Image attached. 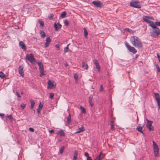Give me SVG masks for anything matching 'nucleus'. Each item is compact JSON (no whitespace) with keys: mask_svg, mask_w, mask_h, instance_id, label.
I'll return each instance as SVG.
<instances>
[{"mask_svg":"<svg viewBox=\"0 0 160 160\" xmlns=\"http://www.w3.org/2000/svg\"><path fill=\"white\" fill-rule=\"evenodd\" d=\"M41 110H40V108H38L37 110V112L38 113H39L40 112Z\"/></svg>","mask_w":160,"mask_h":160,"instance_id":"54","label":"nucleus"},{"mask_svg":"<svg viewBox=\"0 0 160 160\" xmlns=\"http://www.w3.org/2000/svg\"><path fill=\"white\" fill-rule=\"evenodd\" d=\"M156 26H160V22H155Z\"/></svg>","mask_w":160,"mask_h":160,"instance_id":"44","label":"nucleus"},{"mask_svg":"<svg viewBox=\"0 0 160 160\" xmlns=\"http://www.w3.org/2000/svg\"><path fill=\"white\" fill-rule=\"evenodd\" d=\"M148 23L149 24V25L152 28L156 26L155 22L154 23L153 22L151 21L149 22Z\"/></svg>","mask_w":160,"mask_h":160,"instance_id":"23","label":"nucleus"},{"mask_svg":"<svg viewBox=\"0 0 160 160\" xmlns=\"http://www.w3.org/2000/svg\"><path fill=\"white\" fill-rule=\"evenodd\" d=\"M26 104H22L20 105V106L22 109H24L25 107H26Z\"/></svg>","mask_w":160,"mask_h":160,"instance_id":"40","label":"nucleus"},{"mask_svg":"<svg viewBox=\"0 0 160 160\" xmlns=\"http://www.w3.org/2000/svg\"><path fill=\"white\" fill-rule=\"evenodd\" d=\"M59 134L60 136H64L65 135V133L63 130H61L59 132Z\"/></svg>","mask_w":160,"mask_h":160,"instance_id":"33","label":"nucleus"},{"mask_svg":"<svg viewBox=\"0 0 160 160\" xmlns=\"http://www.w3.org/2000/svg\"><path fill=\"white\" fill-rule=\"evenodd\" d=\"M147 18L148 19H153V18L152 17H149V16H147Z\"/></svg>","mask_w":160,"mask_h":160,"instance_id":"55","label":"nucleus"},{"mask_svg":"<svg viewBox=\"0 0 160 160\" xmlns=\"http://www.w3.org/2000/svg\"><path fill=\"white\" fill-rule=\"evenodd\" d=\"M49 132L50 133H51L53 132H54V131L53 130H51Z\"/></svg>","mask_w":160,"mask_h":160,"instance_id":"57","label":"nucleus"},{"mask_svg":"<svg viewBox=\"0 0 160 160\" xmlns=\"http://www.w3.org/2000/svg\"><path fill=\"white\" fill-rule=\"evenodd\" d=\"M155 97L158 103V109H160V98L158 93H155Z\"/></svg>","mask_w":160,"mask_h":160,"instance_id":"9","label":"nucleus"},{"mask_svg":"<svg viewBox=\"0 0 160 160\" xmlns=\"http://www.w3.org/2000/svg\"><path fill=\"white\" fill-rule=\"evenodd\" d=\"M84 130H85L84 128L83 127L81 126L80 127H78V131L76 132H75V133H77L80 132H81L84 131Z\"/></svg>","mask_w":160,"mask_h":160,"instance_id":"17","label":"nucleus"},{"mask_svg":"<svg viewBox=\"0 0 160 160\" xmlns=\"http://www.w3.org/2000/svg\"><path fill=\"white\" fill-rule=\"evenodd\" d=\"M53 14H52L50 15V17L49 16V18L51 19H52V18L53 17Z\"/></svg>","mask_w":160,"mask_h":160,"instance_id":"53","label":"nucleus"},{"mask_svg":"<svg viewBox=\"0 0 160 160\" xmlns=\"http://www.w3.org/2000/svg\"><path fill=\"white\" fill-rule=\"evenodd\" d=\"M83 30L84 31V36L85 38H87L88 34V33L87 30V29L85 28H84Z\"/></svg>","mask_w":160,"mask_h":160,"instance_id":"26","label":"nucleus"},{"mask_svg":"<svg viewBox=\"0 0 160 160\" xmlns=\"http://www.w3.org/2000/svg\"><path fill=\"white\" fill-rule=\"evenodd\" d=\"M66 14V12L65 11L62 12V13L61 14V17L62 18H64L65 17Z\"/></svg>","mask_w":160,"mask_h":160,"instance_id":"29","label":"nucleus"},{"mask_svg":"<svg viewBox=\"0 0 160 160\" xmlns=\"http://www.w3.org/2000/svg\"><path fill=\"white\" fill-rule=\"evenodd\" d=\"M94 63L95 65L96 68L98 69V72L100 71V66L98 63V61L97 60H95L94 61Z\"/></svg>","mask_w":160,"mask_h":160,"instance_id":"15","label":"nucleus"},{"mask_svg":"<svg viewBox=\"0 0 160 160\" xmlns=\"http://www.w3.org/2000/svg\"><path fill=\"white\" fill-rule=\"evenodd\" d=\"M65 66H66H66H68V64H67V63H66V64H65Z\"/></svg>","mask_w":160,"mask_h":160,"instance_id":"59","label":"nucleus"},{"mask_svg":"<svg viewBox=\"0 0 160 160\" xmlns=\"http://www.w3.org/2000/svg\"><path fill=\"white\" fill-rule=\"evenodd\" d=\"M84 155H85V156H86V157H89V156H88V155H89V154H88V152H85V153H84Z\"/></svg>","mask_w":160,"mask_h":160,"instance_id":"49","label":"nucleus"},{"mask_svg":"<svg viewBox=\"0 0 160 160\" xmlns=\"http://www.w3.org/2000/svg\"><path fill=\"white\" fill-rule=\"evenodd\" d=\"M158 155V152H154V155L155 157H157Z\"/></svg>","mask_w":160,"mask_h":160,"instance_id":"48","label":"nucleus"},{"mask_svg":"<svg viewBox=\"0 0 160 160\" xmlns=\"http://www.w3.org/2000/svg\"><path fill=\"white\" fill-rule=\"evenodd\" d=\"M148 19V18L146 16H144L143 17V20L147 23H148L150 21Z\"/></svg>","mask_w":160,"mask_h":160,"instance_id":"27","label":"nucleus"},{"mask_svg":"<svg viewBox=\"0 0 160 160\" xmlns=\"http://www.w3.org/2000/svg\"><path fill=\"white\" fill-rule=\"evenodd\" d=\"M92 3L97 7L101 8L102 5V3L99 1H94L92 2Z\"/></svg>","mask_w":160,"mask_h":160,"instance_id":"11","label":"nucleus"},{"mask_svg":"<svg viewBox=\"0 0 160 160\" xmlns=\"http://www.w3.org/2000/svg\"><path fill=\"white\" fill-rule=\"evenodd\" d=\"M64 147H62L60 150V152L61 154L62 153L64 150Z\"/></svg>","mask_w":160,"mask_h":160,"instance_id":"39","label":"nucleus"},{"mask_svg":"<svg viewBox=\"0 0 160 160\" xmlns=\"http://www.w3.org/2000/svg\"><path fill=\"white\" fill-rule=\"evenodd\" d=\"M67 119V123L68 124H69L71 122V116L70 114H69V116L68 117Z\"/></svg>","mask_w":160,"mask_h":160,"instance_id":"25","label":"nucleus"},{"mask_svg":"<svg viewBox=\"0 0 160 160\" xmlns=\"http://www.w3.org/2000/svg\"><path fill=\"white\" fill-rule=\"evenodd\" d=\"M40 70V72L41 73L40 77H41L42 76L45 75L44 72V68L42 63L41 62H38V63Z\"/></svg>","mask_w":160,"mask_h":160,"instance_id":"6","label":"nucleus"},{"mask_svg":"<svg viewBox=\"0 0 160 160\" xmlns=\"http://www.w3.org/2000/svg\"><path fill=\"white\" fill-rule=\"evenodd\" d=\"M75 82H76V83H77L78 82V80H77L76 81L75 80Z\"/></svg>","mask_w":160,"mask_h":160,"instance_id":"60","label":"nucleus"},{"mask_svg":"<svg viewBox=\"0 0 160 160\" xmlns=\"http://www.w3.org/2000/svg\"><path fill=\"white\" fill-rule=\"evenodd\" d=\"M156 68H157L158 72H160V68L158 66V65L156 66Z\"/></svg>","mask_w":160,"mask_h":160,"instance_id":"42","label":"nucleus"},{"mask_svg":"<svg viewBox=\"0 0 160 160\" xmlns=\"http://www.w3.org/2000/svg\"><path fill=\"white\" fill-rule=\"evenodd\" d=\"M125 30L127 31H128L129 32H130V29L128 28H126L125 29Z\"/></svg>","mask_w":160,"mask_h":160,"instance_id":"58","label":"nucleus"},{"mask_svg":"<svg viewBox=\"0 0 160 160\" xmlns=\"http://www.w3.org/2000/svg\"><path fill=\"white\" fill-rule=\"evenodd\" d=\"M80 108L82 110V112L83 113H85L86 112L85 109L82 106H80Z\"/></svg>","mask_w":160,"mask_h":160,"instance_id":"34","label":"nucleus"},{"mask_svg":"<svg viewBox=\"0 0 160 160\" xmlns=\"http://www.w3.org/2000/svg\"><path fill=\"white\" fill-rule=\"evenodd\" d=\"M26 58L32 64H35L36 62V60L34 58L33 55L32 53L29 54H27Z\"/></svg>","mask_w":160,"mask_h":160,"instance_id":"3","label":"nucleus"},{"mask_svg":"<svg viewBox=\"0 0 160 160\" xmlns=\"http://www.w3.org/2000/svg\"><path fill=\"white\" fill-rule=\"evenodd\" d=\"M5 74L2 71L0 72V77L2 78H3L5 77Z\"/></svg>","mask_w":160,"mask_h":160,"instance_id":"32","label":"nucleus"},{"mask_svg":"<svg viewBox=\"0 0 160 160\" xmlns=\"http://www.w3.org/2000/svg\"><path fill=\"white\" fill-rule=\"evenodd\" d=\"M82 68H84L85 69L87 70L88 68V65L86 64V63L84 62H82Z\"/></svg>","mask_w":160,"mask_h":160,"instance_id":"22","label":"nucleus"},{"mask_svg":"<svg viewBox=\"0 0 160 160\" xmlns=\"http://www.w3.org/2000/svg\"><path fill=\"white\" fill-rule=\"evenodd\" d=\"M43 107V104L41 103V102H40L39 104L38 108H40V110H41L42 108Z\"/></svg>","mask_w":160,"mask_h":160,"instance_id":"38","label":"nucleus"},{"mask_svg":"<svg viewBox=\"0 0 160 160\" xmlns=\"http://www.w3.org/2000/svg\"><path fill=\"white\" fill-rule=\"evenodd\" d=\"M55 47L56 48H58V50H59V45L58 44H56L55 45Z\"/></svg>","mask_w":160,"mask_h":160,"instance_id":"50","label":"nucleus"},{"mask_svg":"<svg viewBox=\"0 0 160 160\" xmlns=\"http://www.w3.org/2000/svg\"><path fill=\"white\" fill-rule=\"evenodd\" d=\"M39 23L41 26L42 27L44 26V24L43 22L42 21H41L40 20H39Z\"/></svg>","mask_w":160,"mask_h":160,"instance_id":"35","label":"nucleus"},{"mask_svg":"<svg viewBox=\"0 0 160 160\" xmlns=\"http://www.w3.org/2000/svg\"><path fill=\"white\" fill-rule=\"evenodd\" d=\"M146 120L147 121V123L146 124V127L150 131H153L154 130V128L153 126H152V121H150L148 119H147Z\"/></svg>","mask_w":160,"mask_h":160,"instance_id":"5","label":"nucleus"},{"mask_svg":"<svg viewBox=\"0 0 160 160\" xmlns=\"http://www.w3.org/2000/svg\"><path fill=\"white\" fill-rule=\"evenodd\" d=\"M142 126H138L137 127L136 129L139 132H140L143 134V131H142Z\"/></svg>","mask_w":160,"mask_h":160,"instance_id":"19","label":"nucleus"},{"mask_svg":"<svg viewBox=\"0 0 160 160\" xmlns=\"http://www.w3.org/2000/svg\"><path fill=\"white\" fill-rule=\"evenodd\" d=\"M125 44L127 48L130 52H132L134 54H135L137 52V51L135 48L129 45L127 42L125 41Z\"/></svg>","mask_w":160,"mask_h":160,"instance_id":"4","label":"nucleus"},{"mask_svg":"<svg viewBox=\"0 0 160 160\" xmlns=\"http://www.w3.org/2000/svg\"><path fill=\"white\" fill-rule=\"evenodd\" d=\"M40 34L41 37L42 38H44L46 36V34L45 32L43 31H40Z\"/></svg>","mask_w":160,"mask_h":160,"instance_id":"24","label":"nucleus"},{"mask_svg":"<svg viewBox=\"0 0 160 160\" xmlns=\"http://www.w3.org/2000/svg\"><path fill=\"white\" fill-rule=\"evenodd\" d=\"M130 5L131 7L138 8H141V5L138 4V3L135 1L131 2L130 3Z\"/></svg>","mask_w":160,"mask_h":160,"instance_id":"8","label":"nucleus"},{"mask_svg":"<svg viewBox=\"0 0 160 160\" xmlns=\"http://www.w3.org/2000/svg\"><path fill=\"white\" fill-rule=\"evenodd\" d=\"M16 94L18 97H19V98L21 97V96L19 94V93L18 92H16Z\"/></svg>","mask_w":160,"mask_h":160,"instance_id":"52","label":"nucleus"},{"mask_svg":"<svg viewBox=\"0 0 160 160\" xmlns=\"http://www.w3.org/2000/svg\"><path fill=\"white\" fill-rule=\"evenodd\" d=\"M64 23L66 25H68L69 24L67 20H64Z\"/></svg>","mask_w":160,"mask_h":160,"instance_id":"43","label":"nucleus"},{"mask_svg":"<svg viewBox=\"0 0 160 160\" xmlns=\"http://www.w3.org/2000/svg\"><path fill=\"white\" fill-rule=\"evenodd\" d=\"M92 96H91L89 97V102L91 107L93 105V102L92 101Z\"/></svg>","mask_w":160,"mask_h":160,"instance_id":"18","label":"nucleus"},{"mask_svg":"<svg viewBox=\"0 0 160 160\" xmlns=\"http://www.w3.org/2000/svg\"><path fill=\"white\" fill-rule=\"evenodd\" d=\"M74 78L76 81L78 79V76L77 74H74Z\"/></svg>","mask_w":160,"mask_h":160,"instance_id":"37","label":"nucleus"},{"mask_svg":"<svg viewBox=\"0 0 160 160\" xmlns=\"http://www.w3.org/2000/svg\"><path fill=\"white\" fill-rule=\"evenodd\" d=\"M58 26H59V27L58 28V27L57 25L56 24V23H55L54 24V28H55V30L56 31H58V29L60 28H61V27L62 26V25H61L59 23H58Z\"/></svg>","mask_w":160,"mask_h":160,"instance_id":"21","label":"nucleus"},{"mask_svg":"<svg viewBox=\"0 0 160 160\" xmlns=\"http://www.w3.org/2000/svg\"><path fill=\"white\" fill-rule=\"evenodd\" d=\"M78 152L77 151H75L74 154L73 160H77V159L78 158Z\"/></svg>","mask_w":160,"mask_h":160,"instance_id":"20","label":"nucleus"},{"mask_svg":"<svg viewBox=\"0 0 160 160\" xmlns=\"http://www.w3.org/2000/svg\"><path fill=\"white\" fill-rule=\"evenodd\" d=\"M154 152H158L159 148L157 144L154 141L152 142Z\"/></svg>","mask_w":160,"mask_h":160,"instance_id":"12","label":"nucleus"},{"mask_svg":"<svg viewBox=\"0 0 160 160\" xmlns=\"http://www.w3.org/2000/svg\"><path fill=\"white\" fill-rule=\"evenodd\" d=\"M29 130L30 131L32 132H33L34 131V129L32 128H30L29 129Z\"/></svg>","mask_w":160,"mask_h":160,"instance_id":"45","label":"nucleus"},{"mask_svg":"<svg viewBox=\"0 0 160 160\" xmlns=\"http://www.w3.org/2000/svg\"><path fill=\"white\" fill-rule=\"evenodd\" d=\"M157 57L158 58V59L159 61V62L160 63V55L158 53H157Z\"/></svg>","mask_w":160,"mask_h":160,"instance_id":"46","label":"nucleus"},{"mask_svg":"<svg viewBox=\"0 0 160 160\" xmlns=\"http://www.w3.org/2000/svg\"><path fill=\"white\" fill-rule=\"evenodd\" d=\"M8 118L10 120H12L13 118L11 115H8L7 116Z\"/></svg>","mask_w":160,"mask_h":160,"instance_id":"41","label":"nucleus"},{"mask_svg":"<svg viewBox=\"0 0 160 160\" xmlns=\"http://www.w3.org/2000/svg\"><path fill=\"white\" fill-rule=\"evenodd\" d=\"M104 156V155L101 152L99 155L96 157L95 160H102Z\"/></svg>","mask_w":160,"mask_h":160,"instance_id":"14","label":"nucleus"},{"mask_svg":"<svg viewBox=\"0 0 160 160\" xmlns=\"http://www.w3.org/2000/svg\"><path fill=\"white\" fill-rule=\"evenodd\" d=\"M130 32H132V30H130Z\"/></svg>","mask_w":160,"mask_h":160,"instance_id":"61","label":"nucleus"},{"mask_svg":"<svg viewBox=\"0 0 160 160\" xmlns=\"http://www.w3.org/2000/svg\"><path fill=\"white\" fill-rule=\"evenodd\" d=\"M103 90V88L102 85H101L100 88V91H102Z\"/></svg>","mask_w":160,"mask_h":160,"instance_id":"47","label":"nucleus"},{"mask_svg":"<svg viewBox=\"0 0 160 160\" xmlns=\"http://www.w3.org/2000/svg\"><path fill=\"white\" fill-rule=\"evenodd\" d=\"M86 160H92V159L89 156L87 158Z\"/></svg>","mask_w":160,"mask_h":160,"instance_id":"51","label":"nucleus"},{"mask_svg":"<svg viewBox=\"0 0 160 160\" xmlns=\"http://www.w3.org/2000/svg\"><path fill=\"white\" fill-rule=\"evenodd\" d=\"M5 115L3 113H0V116L3 117Z\"/></svg>","mask_w":160,"mask_h":160,"instance_id":"56","label":"nucleus"},{"mask_svg":"<svg viewBox=\"0 0 160 160\" xmlns=\"http://www.w3.org/2000/svg\"><path fill=\"white\" fill-rule=\"evenodd\" d=\"M130 41L133 45L138 48H141L142 47V45L139 39L137 37L132 36L131 38Z\"/></svg>","mask_w":160,"mask_h":160,"instance_id":"1","label":"nucleus"},{"mask_svg":"<svg viewBox=\"0 0 160 160\" xmlns=\"http://www.w3.org/2000/svg\"><path fill=\"white\" fill-rule=\"evenodd\" d=\"M51 40L50 39V38L49 37L47 38L46 42H45V47H48V46L50 42H51Z\"/></svg>","mask_w":160,"mask_h":160,"instance_id":"16","label":"nucleus"},{"mask_svg":"<svg viewBox=\"0 0 160 160\" xmlns=\"http://www.w3.org/2000/svg\"><path fill=\"white\" fill-rule=\"evenodd\" d=\"M23 68V65L20 66L18 68L19 73L20 74V76L22 77H23L24 75Z\"/></svg>","mask_w":160,"mask_h":160,"instance_id":"10","label":"nucleus"},{"mask_svg":"<svg viewBox=\"0 0 160 160\" xmlns=\"http://www.w3.org/2000/svg\"><path fill=\"white\" fill-rule=\"evenodd\" d=\"M48 88H55L56 86V83L54 81H51L49 80L48 82Z\"/></svg>","mask_w":160,"mask_h":160,"instance_id":"7","label":"nucleus"},{"mask_svg":"<svg viewBox=\"0 0 160 160\" xmlns=\"http://www.w3.org/2000/svg\"><path fill=\"white\" fill-rule=\"evenodd\" d=\"M50 94V98H51V99H52L53 98V97H54V94L53 93H50L49 94Z\"/></svg>","mask_w":160,"mask_h":160,"instance_id":"36","label":"nucleus"},{"mask_svg":"<svg viewBox=\"0 0 160 160\" xmlns=\"http://www.w3.org/2000/svg\"><path fill=\"white\" fill-rule=\"evenodd\" d=\"M110 125L111 126V129L113 130L114 129L113 122L112 121H110Z\"/></svg>","mask_w":160,"mask_h":160,"instance_id":"31","label":"nucleus"},{"mask_svg":"<svg viewBox=\"0 0 160 160\" xmlns=\"http://www.w3.org/2000/svg\"><path fill=\"white\" fill-rule=\"evenodd\" d=\"M69 44H68L67 46L64 48V52L65 53L67 52L69 50V48H68V46L69 45Z\"/></svg>","mask_w":160,"mask_h":160,"instance_id":"30","label":"nucleus"},{"mask_svg":"<svg viewBox=\"0 0 160 160\" xmlns=\"http://www.w3.org/2000/svg\"><path fill=\"white\" fill-rule=\"evenodd\" d=\"M19 46L20 47H21V48L24 50H26V46L23 42L21 41L19 42Z\"/></svg>","mask_w":160,"mask_h":160,"instance_id":"13","label":"nucleus"},{"mask_svg":"<svg viewBox=\"0 0 160 160\" xmlns=\"http://www.w3.org/2000/svg\"><path fill=\"white\" fill-rule=\"evenodd\" d=\"M30 102L31 103V108L32 109L34 106L35 102L33 100H31Z\"/></svg>","mask_w":160,"mask_h":160,"instance_id":"28","label":"nucleus"},{"mask_svg":"<svg viewBox=\"0 0 160 160\" xmlns=\"http://www.w3.org/2000/svg\"><path fill=\"white\" fill-rule=\"evenodd\" d=\"M151 36L154 38H157L160 35V30L156 26L154 27L150 30Z\"/></svg>","mask_w":160,"mask_h":160,"instance_id":"2","label":"nucleus"}]
</instances>
